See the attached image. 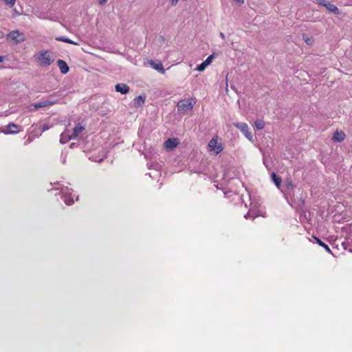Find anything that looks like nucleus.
Masks as SVG:
<instances>
[{"label": "nucleus", "instance_id": "obj_1", "mask_svg": "<svg viewBox=\"0 0 352 352\" xmlns=\"http://www.w3.org/2000/svg\"><path fill=\"white\" fill-rule=\"evenodd\" d=\"M219 137L214 136L208 142L209 150L214 154L217 155L223 150V146L221 142H218Z\"/></svg>", "mask_w": 352, "mask_h": 352}, {"label": "nucleus", "instance_id": "obj_2", "mask_svg": "<svg viewBox=\"0 0 352 352\" xmlns=\"http://www.w3.org/2000/svg\"><path fill=\"white\" fill-rule=\"evenodd\" d=\"M36 59L43 67H48L53 62V59L47 51L41 52L36 56Z\"/></svg>", "mask_w": 352, "mask_h": 352}, {"label": "nucleus", "instance_id": "obj_3", "mask_svg": "<svg viewBox=\"0 0 352 352\" xmlns=\"http://www.w3.org/2000/svg\"><path fill=\"white\" fill-rule=\"evenodd\" d=\"M195 104V101L192 98L180 100L177 103V109L179 112H187L193 108Z\"/></svg>", "mask_w": 352, "mask_h": 352}, {"label": "nucleus", "instance_id": "obj_4", "mask_svg": "<svg viewBox=\"0 0 352 352\" xmlns=\"http://www.w3.org/2000/svg\"><path fill=\"white\" fill-rule=\"evenodd\" d=\"M73 190L69 188L67 186L60 188V192L62 194V199L65 204L70 206L74 203V197H72Z\"/></svg>", "mask_w": 352, "mask_h": 352}, {"label": "nucleus", "instance_id": "obj_5", "mask_svg": "<svg viewBox=\"0 0 352 352\" xmlns=\"http://www.w3.org/2000/svg\"><path fill=\"white\" fill-rule=\"evenodd\" d=\"M8 39H11L16 44L22 43L25 41L24 35L22 32H20L19 30H13L10 32L8 36Z\"/></svg>", "mask_w": 352, "mask_h": 352}, {"label": "nucleus", "instance_id": "obj_6", "mask_svg": "<svg viewBox=\"0 0 352 352\" xmlns=\"http://www.w3.org/2000/svg\"><path fill=\"white\" fill-rule=\"evenodd\" d=\"M234 126L239 129L249 140H252V135L249 130L248 124L245 122H235Z\"/></svg>", "mask_w": 352, "mask_h": 352}, {"label": "nucleus", "instance_id": "obj_7", "mask_svg": "<svg viewBox=\"0 0 352 352\" xmlns=\"http://www.w3.org/2000/svg\"><path fill=\"white\" fill-rule=\"evenodd\" d=\"M179 144V140L177 138H169L165 141L164 146L167 150H172Z\"/></svg>", "mask_w": 352, "mask_h": 352}, {"label": "nucleus", "instance_id": "obj_8", "mask_svg": "<svg viewBox=\"0 0 352 352\" xmlns=\"http://www.w3.org/2000/svg\"><path fill=\"white\" fill-rule=\"evenodd\" d=\"M54 104V102H53V101H51L47 99H43L38 102H35V103L32 104V107H34V109H36V110H37L42 107L52 106Z\"/></svg>", "mask_w": 352, "mask_h": 352}, {"label": "nucleus", "instance_id": "obj_9", "mask_svg": "<svg viewBox=\"0 0 352 352\" xmlns=\"http://www.w3.org/2000/svg\"><path fill=\"white\" fill-rule=\"evenodd\" d=\"M143 155L144 157L147 160L155 159L158 155L156 150L153 147H150L148 149H145L144 151L143 152Z\"/></svg>", "mask_w": 352, "mask_h": 352}, {"label": "nucleus", "instance_id": "obj_10", "mask_svg": "<svg viewBox=\"0 0 352 352\" xmlns=\"http://www.w3.org/2000/svg\"><path fill=\"white\" fill-rule=\"evenodd\" d=\"M115 89L117 92L122 94H126L129 91V87L125 83H118L115 86Z\"/></svg>", "mask_w": 352, "mask_h": 352}, {"label": "nucleus", "instance_id": "obj_11", "mask_svg": "<svg viewBox=\"0 0 352 352\" xmlns=\"http://www.w3.org/2000/svg\"><path fill=\"white\" fill-rule=\"evenodd\" d=\"M213 58V54L208 56V58L201 64L197 66L196 69L199 72H203L206 69V67L211 63Z\"/></svg>", "mask_w": 352, "mask_h": 352}, {"label": "nucleus", "instance_id": "obj_12", "mask_svg": "<svg viewBox=\"0 0 352 352\" xmlns=\"http://www.w3.org/2000/svg\"><path fill=\"white\" fill-rule=\"evenodd\" d=\"M19 127L18 125L10 122L6 126V129L3 130V132L5 134H13L17 132Z\"/></svg>", "mask_w": 352, "mask_h": 352}, {"label": "nucleus", "instance_id": "obj_13", "mask_svg": "<svg viewBox=\"0 0 352 352\" xmlns=\"http://www.w3.org/2000/svg\"><path fill=\"white\" fill-rule=\"evenodd\" d=\"M151 66L160 73L164 74L165 73V70L163 67V65L160 61H154L151 60L150 62Z\"/></svg>", "mask_w": 352, "mask_h": 352}, {"label": "nucleus", "instance_id": "obj_14", "mask_svg": "<svg viewBox=\"0 0 352 352\" xmlns=\"http://www.w3.org/2000/svg\"><path fill=\"white\" fill-rule=\"evenodd\" d=\"M57 65L63 74H65L69 72V67L65 60L58 59L57 60Z\"/></svg>", "mask_w": 352, "mask_h": 352}, {"label": "nucleus", "instance_id": "obj_15", "mask_svg": "<svg viewBox=\"0 0 352 352\" xmlns=\"http://www.w3.org/2000/svg\"><path fill=\"white\" fill-rule=\"evenodd\" d=\"M85 130V128L80 125V124L76 125L73 129V132L72 133V138L74 139L77 138L79 135Z\"/></svg>", "mask_w": 352, "mask_h": 352}, {"label": "nucleus", "instance_id": "obj_16", "mask_svg": "<svg viewBox=\"0 0 352 352\" xmlns=\"http://www.w3.org/2000/svg\"><path fill=\"white\" fill-rule=\"evenodd\" d=\"M72 139H74L73 138H72V134H69V132L68 131H65L60 134V142L61 144H65Z\"/></svg>", "mask_w": 352, "mask_h": 352}, {"label": "nucleus", "instance_id": "obj_17", "mask_svg": "<svg viewBox=\"0 0 352 352\" xmlns=\"http://www.w3.org/2000/svg\"><path fill=\"white\" fill-rule=\"evenodd\" d=\"M145 96H138L134 98V105L135 107H141L143 106L145 102Z\"/></svg>", "mask_w": 352, "mask_h": 352}, {"label": "nucleus", "instance_id": "obj_18", "mask_svg": "<svg viewBox=\"0 0 352 352\" xmlns=\"http://www.w3.org/2000/svg\"><path fill=\"white\" fill-rule=\"evenodd\" d=\"M346 135L342 131H336L333 137V140L337 142H342L344 140Z\"/></svg>", "mask_w": 352, "mask_h": 352}, {"label": "nucleus", "instance_id": "obj_19", "mask_svg": "<svg viewBox=\"0 0 352 352\" xmlns=\"http://www.w3.org/2000/svg\"><path fill=\"white\" fill-rule=\"evenodd\" d=\"M325 8L330 12H332L336 15H339L340 14V10L338 8V7L333 4H331L330 3H327V4L326 5Z\"/></svg>", "mask_w": 352, "mask_h": 352}, {"label": "nucleus", "instance_id": "obj_20", "mask_svg": "<svg viewBox=\"0 0 352 352\" xmlns=\"http://www.w3.org/2000/svg\"><path fill=\"white\" fill-rule=\"evenodd\" d=\"M271 178L274 183L275 184L276 186L278 188H280L281 186L282 179L280 177L277 176L275 173H272L271 174Z\"/></svg>", "mask_w": 352, "mask_h": 352}, {"label": "nucleus", "instance_id": "obj_21", "mask_svg": "<svg viewBox=\"0 0 352 352\" xmlns=\"http://www.w3.org/2000/svg\"><path fill=\"white\" fill-rule=\"evenodd\" d=\"M56 40L58 41H63V42H65V43H67L73 44V45H79V43L78 42H75L74 41H72L71 39H69L68 38H66L65 36L56 37Z\"/></svg>", "mask_w": 352, "mask_h": 352}, {"label": "nucleus", "instance_id": "obj_22", "mask_svg": "<svg viewBox=\"0 0 352 352\" xmlns=\"http://www.w3.org/2000/svg\"><path fill=\"white\" fill-rule=\"evenodd\" d=\"M314 239L316 240V243L320 245L321 247L324 248L326 251L327 252H331V249L329 248V247L326 244L324 243V242H322L320 239H318V237H314Z\"/></svg>", "mask_w": 352, "mask_h": 352}, {"label": "nucleus", "instance_id": "obj_23", "mask_svg": "<svg viewBox=\"0 0 352 352\" xmlns=\"http://www.w3.org/2000/svg\"><path fill=\"white\" fill-rule=\"evenodd\" d=\"M147 166L149 169H153L157 172H158L159 169L160 168V166L157 163L153 162H148Z\"/></svg>", "mask_w": 352, "mask_h": 352}, {"label": "nucleus", "instance_id": "obj_24", "mask_svg": "<svg viewBox=\"0 0 352 352\" xmlns=\"http://www.w3.org/2000/svg\"><path fill=\"white\" fill-rule=\"evenodd\" d=\"M254 125L257 129L261 130L265 126V123L262 120H256L254 122Z\"/></svg>", "mask_w": 352, "mask_h": 352}, {"label": "nucleus", "instance_id": "obj_25", "mask_svg": "<svg viewBox=\"0 0 352 352\" xmlns=\"http://www.w3.org/2000/svg\"><path fill=\"white\" fill-rule=\"evenodd\" d=\"M285 187L287 190H293L294 185L291 179H287L285 182Z\"/></svg>", "mask_w": 352, "mask_h": 352}, {"label": "nucleus", "instance_id": "obj_26", "mask_svg": "<svg viewBox=\"0 0 352 352\" xmlns=\"http://www.w3.org/2000/svg\"><path fill=\"white\" fill-rule=\"evenodd\" d=\"M3 1L10 8L13 7L16 3V0H3Z\"/></svg>", "mask_w": 352, "mask_h": 352}, {"label": "nucleus", "instance_id": "obj_27", "mask_svg": "<svg viewBox=\"0 0 352 352\" xmlns=\"http://www.w3.org/2000/svg\"><path fill=\"white\" fill-rule=\"evenodd\" d=\"M303 39L307 45L312 44V39L309 38L307 35H305V34L303 35Z\"/></svg>", "mask_w": 352, "mask_h": 352}, {"label": "nucleus", "instance_id": "obj_28", "mask_svg": "<svg viewBox=\"0 0 352 352\" xmlns=\"http://www.w3.org/2000/svg\"><path fill=\"white\" fill-rule=\"evenodd\" d=\"M89 160L96 162H101L103 161V157H94V156H91Z\"/></svg>", "mask_w": 352, "mask_h": 352}, {"label": "nucleus", "instance_id": "obj_29", "mask_svg": "<svg viewBox=\"0 0 352 352\" xmlns=\"http://www.w3.org/2000/svg\"><path fill=\"white\" fill-rule=\"evenodd\" d=\"M316 1L318 5L322 6L324 7H325L328 3L326 0H316Z\"/></svg>", "mask_w": 352, "mask_h": 352}, {"label": "nucleus", "instance_id": "obj_30", "mask_svg": "<svg viewBox=\"0 0 352 352\" xmlns=\"http://www.w3.org/2000/svg\"><path fill=\"white\" fill-rule=\"evenodd\" d=\"M255 217H256V216H254V215H252V214H251L250 211V212H248L246 214H245V216H244V217H245V219H254L255 218Z\"/></svg>", "mask_w": 352, "mask_h": 352}, {"label": "nucleus", "instance_id": "obj_31", "mask_svg": "<svg viewBox=\"0 0 352 352\" xmlns=\"http://www.w3.org/2000/svg\"><path fill=\"white\" fill-rule=\"evenodd\" d=\"M66 155H63V153L61 154V162L63 164H65L66 162Z\"/></svg>", "mask_w": 352, "mask_h": 352}, {"label": "nucleus", "instance_id": "obj_32", "mask_svg": "<svg viewBox=\"0 0 352 352\" xmlns=\"http://www.w3.org/2000/svg\"><path fill=\"white\" fill-rule=\"evenodd\" d=\"M28 108L30 111H34L36 110V109H34V107H32V104H30Z\"/></svg>", "mask_w": 352, "mask_h": 352}, {"label": "nucleus", "instance_id": "obj_33", "mask_svg": "<svg viewBox=\"0 0 352 352\" xmlns=\"http://www.w3.org/2000/svg\"><path fill=\"white\" fill-rule=\"evenodd\" d=\"M171 6H176L179 1V0H170Z\"/></svg>", "mask_w": 352, "mask_h": 352}, {"label": "nucleus", "instance_id": "obj_34", "mask_svg": "<svg viewBox=\"0 0 352 352\" xmlns=\"http://www.w3.org/2000/svg\"><path fill=\"white\" fill-rule=\"evenodd\" d=\"M107 0H98V2L100 5L102 6L107 3Z\"/></svg>", "mask_w": 352, "mask_h": 352}, {"label": "nucleus", "instance_id": "obj_35", "mask_svg": "<svg viewBox=\"0 0 352 352\" xmlns=\"http://www.w3.org/2000/svg\"><path fill=\"white\" fill-rule=\"evenodd\" d=\"M49 129H50V127L48 126V125L45 124H43L42 131H45L48 130Z\"/></svg>", "mask_w": 352, "mask_h": 352}, {"label": "nucleus", "instance_id": "obj_36", "mask_svg": "<svg viewBox=\"0 0 352 352\" xmlns=\"http://www.w3.org/2000/svg\"><path fill=\"white\" fill-rule=\"evenodd\" d=\"M6 59L5 56H0V63L3 62Z\"/></svg>", "mask_w": 352, "mask_h": 352}, {"label": "nucleus", "instance_id": "obj_37", "mask_svg": "<svg viewBox=\"0 0 352 352\" xmlns=\"http://www.w3.org/2000/svg\"><path fill=\"white\" fill-rule=\"evenodd\" d=\"M234 1L237 2V3H243L244 0H234Z\"/></svg>", "mask_w": 352, "mask_h": 352}, {"label": "nucleus", "instance_id": "obj_38", "mask_svg": "<svg viewBox=\"0 0 352 352\" xmlns=\"http://www.w3.org/2000/svg\"><path fill=\"white\" fill-rule=\"evenodd\" d=\"M220 36H221V38H223V39H224V38H225V35H224V34H223V33H222V32H221V33H220Z\"/></svg>", "mask_w": 352, "mask_h": 352}, {"label": "nucleus", "instance_id": "obj_39", "mask_svg": "<svg viewBox=\"0 0 352 352\" xmlns=\"http://www.w3.org/2000/svg\"><path fill=\"white\" fill-rule=\"evenodd\" d=\"M148 175H149L150 177H153V176L151 175V173H148Z\"/></svg>", "mask_w": 352, "mask_h": 352}, {"label": "nucleus", "instance_id": "obj_40", "mask_svg": "<svg viewBox=\"0 0 352 352\" xmlns=\"http://www.w3.org/2000/svg\"><path fill=\"white\" fill-rule=\"evenodd\" d=\"M3 36V34H1V36H0V38Z\"/></svg>", "mask_w": 352, "mask_h": 352}]
</instances>
